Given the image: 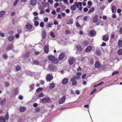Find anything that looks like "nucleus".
<instances>
[{"instance_id": "1", "label": "nucleus", "mask_w": 122, "mask_h": 122, "mask_svg": "<svg viewBox=\"0 0 122 122\" xmlns=\"http://www.w3.org/2000/svg\"><path fill=\"white\" fill-rule=\"evenodd\" d=\"M51 99L48 97L43 98L41 100V102L43 103H50L51 102Z\"/></svg>"}, {"instance_id": "2", "label": "nucleus", "mask_w": 122, "mask_h": 122, "mask_svg": "<svg viewBox=\"0 0 122 122\" xmlns=\"http://www.w3.org/2000/svg\"><path fill=\"white\" fill-rule=\"evenodd\" d=\"M48 60L53 63H58V60L55 59L54 56H50L48 57Z\"/></svg>"}, {"instance_id": "3", "label": "nucleus", "mask_w": 122, "mask_h": 122, "mask_svg": "<svg viewBox=\"0 0 122 122\" xmlns=\"http://www.w3.org/2000/svg\"><path fill=\"white\" fill-rule=\"evenodd\" d=\"M31 75L32 76H34L36 78H38L40 75L39 73L34 72H31Z\"/></svg>"}, {"instance_id": "4", "label": "nucleus", "mask_w": 122, "mask_h": 122, "mask_svg": "<svg viewBox=\"0 0 122 122\" xmlns=\"http://www.w3.org/2000/svg\"><path fill=\"white\" fill-rule=\"evenodd\" d=\"M53 77L51 74H49L46 77V80L47 81H50L53 79Z\"/></svg>"}, {"instance_id": "5", "label": "nucleus", "mask_w": 122, "mask_h": 122, "mask_svg": "<svg viewBox=\"0 0 122 122\" xmlns=\"http://www.w3.org/2000/svg\"><path fill=\"white\" fill-rule=\"evenodd\" d=\"M66 98V97L64 96L61 98L59 101V103L61 104L65 102Z\"/></svg>"}, {"instance_id": "6", "label": "nucleus", "mask_w": 122, "mask_h": 122, "mask_svg": "<svg viewBox=\"0 0 122 122\" xmlns=\"http://www.w3.org/2000/svg\"><path fill=\"white\" fill-rule=\"evenodd\" d=\"M65 56V54L64 52H62L58 58V59L60 61L63 59Z\"/></svg>"}, {"instance_id": "7", "label": "nucleus", "mask_w": 122, "mask_h": 122, "mask_svg": "<svg viewBox=\"0 0 122 122\" xmlns=\"http://www.w3.org/2000/svg\"><path fill=\"white\" fill-rule=\"evenodd\" d=\"M90 36L91 37H93L96 35V33L95 31L93 30H90L89 31Z\"/></svg>"}, {"instance_id": "8", "label": "nucleus", "mask_w": 122, "mask_h": 122, "mask_svg": "<svg viewBox=\"0 0 122 122\" xmlns=\"http://www.w3.org/2000/svg\"><path fill=\"white\" fill-rule=\"evenodd\" d=\"M25 27L26 29L28 30H30L32 28V26L30 24H27L25 26Z\"/></svg>"}, {"instance_id": "9", "label": "nucleus", "mask_w": 122, "mask_h": 122, "mask_svg": "<svg viewBox=\"0 0 122 122\" xmlns=\"http://www.w3.org/2000/svg\"><path fill=\"white\" fill-rule=\"evenodd\" d=\"M92 49V47L91 46H88L86 48L85 51L86 52H88L91 51Z\"/></svg>"}, {"instance_id": "10", "label": "nucleus", "mask_w": 122, "mask_h": 122, "mask_svg": "<svg viewBox=\"0 0 122 122\" xmlns=\"http://www.w3.org/2000/svg\"><path fill=\"white\" fill-rule=\"evenodd\" d=\"M101 66V65L99 62L98 61H96L95 64V67L96 68H99Z\"/></svg>"}, {"instance_id": "11", "label": "nucleus", "mask_w": 122, "mask_h": 122, "mask_svg": "<svg viewBox=\"0 0 122 122\" xmlns=\"http://www.w3.org/2000/svg\"><path fill=\"white\" fill-rule=\"evenodd\" d=\"M109 37V36L108 35H106L103 36V39L104 41H107L108 40Z\"/></svg>"}, {"instance_id": "12", "label": "nucleus", "mask_w": 122, "mask_h": 122, "mask_svg": "<svg viewBox=\"0 0 122 122\" xmlns=\"http://www.w3.org/2000/svg\"><path fill=\"white\" fill-rule=\"evenodd\" d=\"M36 0H31L30 3L31 5L33 6H34L37 3Z\"/></svg>"}, {"instance_id": "13", "label": "nucleus", "mask_w": 122, "mask_h": 122, "mask_svg": "<svg viewBox=\"0 0 122 122\" xmlns=\"http://www.w3.org/2000/svg\"><path fill=\"white\" fill-rule=\"evenodd\" d=\"M44 49L45 53H48V52L49 48L47 45H45V46Z\"/></svg>"}, {"instance_id": "14", "label": "nucleus", "mask_w": 122, "mask_h": 122, "mask_svg": "<svg viewBox=\"0 0 122 122\" xmlns=\"http://www.w3.org/2000/svg\"><path fill=\"white\" fill-rule=\"evenodd\" d=\"M74 61V59L73 58H70L69 59V64L71 65L72 64Z\"/></svg>"}, {"instance_id": "15", "label": "nucleus", "mask_w": 122, "mask_h": 122, "mask_svg": "<svg viewBox=\"0 0 122 122\" xmlns=\"http://www.w3.org/2000/svg\"><path fill=\"white\" fill-rule=\"evenodd\" d=\"M68 80L67 78H64L62 81V83L64 85H65L67 83Z\"/></svg>"}, {"instance_id": "16", "label": "nucleus", "mask_w": 122, "mask_h": 122, "mask_svg": "<svg viewBox=\"0 0 122 122\" xmlns=\"http://www.w3.org/2000/svg\"><path fill=\"white\" fill-rule=\"evenodd\" d=\"M34 86L35 85L34 84H32L30 86V89L29 91L30 92L32 91L34 89Z\"/></svg>"}, {"instance_id": "17", "label": "nucleus", "mask_w": 122, "mask_h": 122, "mask_svg": "<svg viewBox=\"0 0 122 122\" xmlns=\"http://www.w3.org/2000/svg\"><path fill=\"white\" fill-rule=\"evenodd\" d=\"M71 81H72V84L73 85H76L77 83V81L75 79L72 80V78L71 80Z\"/></svg>"}, {"instance_id": "18", "label": "nucleus", "mask_w": 122, "mask_h": 122, "mask_svg": "<svg viewBox=\"0 0 122 122\" xmlns=\"http://www.w3.org/2000/svg\"><path fill=\"white\" fill-rule=\"evenodd\" d=\"M117 9L116 6H113L112 7V13L115 12L116 11Z\"/></svg>"}, {"instance_id": "19", "label": "nucleus", "mask_w": 122, "mask_h": 122, "mask_svg": "<svg viewBox=\"0 0 122 122\" xmlns=\"http://www.w3.org/2000/svg\"><path fill=\"white\" fill-rule=\"evenodd\" d=\"M98 16L97 15H95L93 18V22L94 23L96 22L98 19Z\"/></svg>"}, {"instance_id": "20", "label": "nucleus", "mask_w": 122, "mask_h": 122, "mask_svg": "<svg viewBox=\"0 0 122 122\" xmlns=\"http://www.w3.org/2000/svg\"><path fill=\"white\" fill-rule=\"evenodd\" d=\"M42 38L43 39H45L46 36V33L45 31H42Z\"/></svg>"}, {"instance_id": "21", "label": "nucleus", "mask_w": 122, "mask_h": 122, "mask_svg": "<svg viewBox=\"0 0 122 122\" xmlns=\"http://www.w3.org/2000/svg\"><path fill=\"white\" fill-rule=\"evenodd\" d=\"M76 9V5H72L70 8V9L73 11H75Z\"/></svg>"}, {"instance_id": "22", "label": "nucleus", "mask_w": 122, "mask_h": 122, "mask_svg": "<svg viewBox=\"0 0 122 122\" xmlns=\"http://www.w3.org/2000/svg\"><path fill=\"white\" fill-rule=\"evenodd\" d=\"M26 110V108L24 107H21L20 109V112H23L25 111Z\"/></svg>"}, {"instance_id": "23", "label": "nucleus", "mask_w": 122, "mask_h": 122, "mask_svg": "<svg viewBox=\"0 0 122 122\" xmlns=\"http://www.w3.org/2000/svg\"><path fill=\"white\" fill-rule=\"evenodd\" d=\"M55 86V84L54 83H51L50 84L49 86V88L50 89H51L54 88Z\"/></svg>"}, {"instance_id": "24", "label": "nucleus", "mask_w": 122, "mask_h": 122, "mask_svg": "<svg viewBox=\"0 0 122 122\" xmlns=\"http://www.w3.org/2000/svg\"><path fill=\"white\" fill-rule=\"evenodd\" d=\"M73 20L72 19H70L67 22V24H68L71 25L73 23Z\"/></svg>"}, {"instance_id": "25", "label": "nucleus", "mask_w": 122, "mask_h": 122, "mask_svg": "<svg viewBox=\"0 0 122 122\" xmlns=\"http://www.w3.org/2000/svg\"><path fill=\"white\" fill-rule=\"evenodd\" d=\"M122 46V41L119 40L118 41V46L119 47H121Z\"/></svg>"}, {"instance_id": "26", "label": "nucleus", "mask_w": 122, "mask_h": 122, "mask_svg": "<svg viewBox=\"0 0 122 122\" xmlns=\"http://www.w3.org/2000/svg\"><path fill=\"white\" fill-rule=\"evenodd\" d=\"M14 37L13 36H9L8 38V39L10 41H12L14 39Z\"/></svg>"}, {"instance_id": "27", "label": "nucleus", "mask_w": 122, "mask_h": 122, "mask_svg": "<svg viewBox=\"0 0 122 122\" xmlns=\"http://www.w3.org/2000/svg\"><path fill=\"white\" fill-rule=\"evenodd\" d=\"M77 49L78 51H81L82 50V48L81 46L79 45H78L76 46Z\"/></svg>"}, {"instance_id": "28", "label": "nucleus", "mask_w": 122, "mask_h": 122, "mask_svg": "<svg viewBox=\"0 0 122 122\" xmlns=\"http://www.w3.org/2000/svg\"><path fill=\"white\" fill-rule=\"evenodd\" d=\"M5 14V12L4 11H1L0 12V17H1Z\"/></svg>"}, {"instance_id": "29", "label": "nucleus", "mask_w": 122, "mask_h": 122, "mask_svg": "<svg viewBox=\"0 0 122 122\" xmlns=\"http://www.w3.org/2000/svg\"><path fill=\"white\" fill-rule=\"evenodd\" d=\"M43 90V88L41 87H40L36 89V91L37 92H39L42 91Z\"/></svg>"}, {"instance_id": "30", "label": "nucleus", "mask_w": 122, "mask_h": 122, "mask_svg": "<svg viewBox=\"0 0 122 122\" xmlns=\"http://www.w3.org/2000/svg\"><path fill=\"white\" fill-rule=\"evenodd\" d=\"M53 25V24L52 23L49 22L48 24L46 26V27L48 28H50L51 27L52 25Z\"/></svg>"}, {"instance_id": "31", "label": "nucleus", "mask_w": 122, "mask_h": 122, "mask_svg": "<svg viewBox=\"0 0 122 122\" xmlns=\"http://www.w3.org/2000/svg\"><path fill=\"white\" fill-rule=\"evenodd\" d=\"M6 102V99H3L1 101V105H3L5 104Z\"/></svg>"}, {"instance_id": "32", "label": "nucleus", "mask_w": 122, "mask_h": 122, "mask_svg": "<svg viewBox=\"0 0 122 122\" xmlns=\"http://www.w3.org/2000/svg\"><path fill=\"white\" fill-rule=\"evenodd\" d=\"M0 122H5V118L2 117H0Z\"/></svg>"}, {"instance_id": "33", "label": "nucleus", "mask_w": 122, "mask_h": 122, "mask_svg": "<svg viewBox=\"0 0 122 122\" xmlns=\"http://www.w3.org/2000/svg\"><path fill=\"white\" fill-rule=\"evenodd\" d=\"M12 45H10L7 48V50H9L12 49Z\"/></svg>"}, {"instance_id": "34", "label": "nucleus", "mask_w": 122, "mask_h": 122, "mask_svg": "<svg viewBox=\"0 0 122 122\" xmlns=\"http://www.w3.org/2000/svg\"><path fill=\"white\" fill-rule=\"evenodd\" d=\"M33 64L35 65H39V61H34L33 62Z\"/></svg>"}, {"instance_id": "35", "label": "nucleus", "mask_w": 122, "mask_h": 122, "mask_svg": "<svg viewBox=\"0 0 122 122\" xmlns=\"http://www.w3.org/2000/svg\"><path fill=\"white\" fill-rule=\"evenodd\" d=\"M95 8L94 7L92 8L88 11V13H90L92 12L94 10Z\"/></svg>"}, {"instance_id": "36", "label": "nucleus", "mask_w": 122, "mask_h": 122, "mask_svg": "<svg viewBox=\"0 0 122 122\" xmlns=\"http://www.w3.org/2000/svg\"><path fill=\"white\" fill-rule=\"evenodd\" d=\"M118 53L119 55H122V49H121L119 50L118 51Z\"/></svg>"}, {"instance_id": "37", "label": "nucleus", "mask_w": 122, "mask_h": 122, "mask_svg": "<svg viewBox=\"0 0 122 122\" xmlns=\"http://www.w3.org/2000/svg\"><path fill=\"white\" fill-rule=\"evenodd\" d=\"M80 78V76H74L72 78V80L74 79L76 80V79H78Z\"/></svg>"}, {"instance_id": "38", "label": "nucleus", "mask_w": 122, "mask_h": 122, "mask_svg": "<svg viewBox=\"0 0 122 122\" xmlns=\"http://www.w3.org/2000/svg\"><path fill=\"white\" fill-rule=\"evenodd\" d=\"M97 89L96 88H94L92 90V91L91 93L90 94V95H92L93 94L96 90Z\"/></svg>"}, {"instance_id": "39", "label": "nucleus", "mask_w": 122, "mask_h": 122, "mask_svg": "<svg viewBox=\"0 0 122 122\" xmlns=\"http://www.w3.org/2000/svg\"><path fill=\"white\" fill-rule=\"evenodd\" d=\"M96 54L98 56H100L101 55V53L100 51L98 50L97 51Z\"/></svg>"}, {"instance_id": "40", "label": "nucleus", "mask_w": 122, "mask_h": 122, "mask_svg": "<svg viewBox=\"0 0 122 122\" xmlns=\"http://www.w3.org/2000/svg\"><path fill=\"white\" fill-rule=\"evenodd\" d=\"M29 52H27L25 53L24 56V57L25 58L28 57L29 56Z\"/></svg>"}, {"instance_id": "41", "label": "nucleus", "mask_w": 122, "mask_h": 122, "mask_svg": "<svg viewBox=\"0 0 122 122\" xmlns=\"http://www.w3.org/2000/svg\"><path fill=\"white\" fill-rule=\"evenodd\" d=\"M9 115L8 113V112L7 113L6 115L5 116V119L6 120H8L9 118Z\"/></svg>"}, {"instance_id": "42", "label": "nucleus", "mask_w": 122, "mask_h": 122, "mask_svg": "<svg viewBox=\"0 0 122 122\" xmlns=\"http://www.w3.org/2000/svg\"><path fill=\"white\" fill-rule=\"evenodd\" d=\"M0 36L2 37H4L5 36V34L4 33L0 31Z\"/></svg>"}, {"instance_id": "43", "label": "nucleus", "mask_w": 122, "mask_h": 122, "mask_svg": "<svg viewBox=\"0 0 122 122\" xmlns=\"http://www.w3.org/2000/svg\"><path fill=\"white\" fill-rule=\"evenodd\" d=\"M19 0H16L14 3L13 5L14 6H15L16 5L18 1Z\"/></svg>"}, {"instance_id": "44", "label": "nucleus", "mask_w": 122, "mask_h": 122, "mask_svg": "<svg viewBox=\"0 0 122 122\" xmlns=\"http://www.w3.org/2000/svg\"><path fill=\"white\" fill-rule=\"evenodd\" d=\"M9 84L8 82H6L5 83V87H7L9 86Z\"/></svg>"}, {"instance_id": "45", "label": "nucleus", "mask_w": 122, "mask_h": 122, "mask_svg": "<svg viewBox=\"0 0 122 122\" xmlns=\"http://www.w3.org/2000/svg\"><path fill=\"white\" fill-rule=\"evenodd\" d=\"M83 44L85 46H86L88 44V42L87 41H84Z\"/></svg>"}, {"instance_id": "46", "label": "nucleus", "mask_w": 122, "mask_h": 122, "mask_svg": "<svg viewBox=\"0 0 122 122\" xmlns=\"http://www.w3.org/2000/svg\"><path fill=\"white\" fill-rule=\"evenodd\" d=\"M40 25L41 27H43L44 26V22L42 21L41 22L40 24Z\"/></svg>"}, {"instance_id": "47", "label": "nucleus", "mask_w": 122, "mask_h": 122, "mask_svg": "<svg viewBox=\"0 0 122 122\" xmlns=\"http://www.w3.org/2000/svg\"><path fill=\"white\" fill-rule=\"evenodd\" d=\"M42 6L44 7H46V3L45 2H43L42 3Z\"/></svg>"}, {"instance_id": "48", "label": "nucleus", "mask_w": 122, "mask_h": 122, "mask_svg": "<svg viewBox=\"0 0 122 122\" xmlns=\"http://www.w3.org/2000/svg\"><path fill=\"white\" fill-rule=\"evenodd\" d=\"M51 36L53 38L55 37V36L54 35V33L53 32H51Z\"/></svg>"}, {"instance_id": "49", "label": "nucleus", "mask_w": 122, "mask_h": 122, "mask_svg": "<svg viewBox=\"0 0 122 122\" xmlns=\"http://www.w3.org/2000/svg\"><path fill=\"white\" fill-rule=\"evenodd\" d=\"M70 31L69 30H66L65 32L66 34L67 35L70 33Z\"/></svg>"}, {"instance_id": "50", "label": "nucleus", "mask_w": 122, "mask_h": 122, "mask_svg": "<svg viewBox=\"0 0 122 122\" xmlns=\"http://www.w3.org/2000/svg\"><path fill=\"white\" fill-rule=\"evenodd\" d=\"M20 69V68L19 66H16V70L17 71H19Z\"/></svg>"}, {"instance_id": "51", "label": "nucleus", "mask_w": 122, "mask_h": 122, "mask_svg": "<svg viewBox=\"0 0 122 122\" xmlns=\"http://www.w3.org/2000/svg\"><path fill=\"white\" fill-rule=\"evenodd\" d=\"M39 24V22L37 21H36L35 22L34 24L36 26H38Z\"/></svg>"}, {"instance_id": "52", "label": "nucleus", "mask_w": 122, "mask_h": 122, "mask_svg": "<svg viewBox=\"0 0 122 122\" xmlns=\"http://www.w3.org/2000/svg\"><path fill=\"white\" fill-rule=\"evenodd\" d=\"M39 9L40 10H44V8L41 5H40L39 6Z\"/></svg>"}, {"instance_id": "53", "label": "nucleus", "mask_w": 122, "mask_h": 122, "mask_svg": "<svg viewBox=\"0 0 122 122\" xmlns=\"http://www.w3.org/2000/svg\"><path fill=\"white\" fill-rule=\"evenodd\" d=\"M35 110L36 112H38L40 110V109L39 108L37 107L36 108Z\"/></svg>"}, {"instance_id": "54", "label": "nucleus", "mask_w": 122, "mask_h": 122, "mask_svg": "<svg viewBox=\"0 0 122 122\" xmlns=\"http://www.w3.org/2000/svg\"><path fill=\"white\" fill-rule=\"evenodd\" d=\"M44 96L43 94L41 93L39 95V97H43Z\"/></svg>"}, {"instance_id": "55", "label": "nucleus", "mask_w": 122, "mask_h": 122, "mask_svg": "<svg viewBox=\"0 0 122 122\" xmlns=\"http://www.w3.org/2000/svg\"><path fill=\"white\" fill-rule=\"evenodd\" d=\"M59 5V4L57 3H56L54 5V7L55 8H56Z\"/></svg>"}, {"instance_id": "56", "label": "nucleus", "mask_w": 122, "mask_h": 122, "mask_svg": "<svg viewBox=\"0 0 122 122\" xmlns=\"http://www.w3.org/2000/svg\"><path fill=\"white\" fill-rule=\"evenodd\" d=\"M3 57L5 59H6L7 58V56L6 54H4L3 55Z\"/></svg>"}, {"instance_id": "57", "label": "nucleus", "mask_w": 122, "mask_h": 122, "mask_svg": "<svg viewBox=\"0 0 122 122\" xmlns=\"http://www.w3.org/2000/svg\"><path fill=\"white\" fill-rule=\"evenodd\" d=\"M118 72H118L117 71H116L112 73V76H113L114 75H116V74H117L118 73Z\"/></svg>"}, {"instance_id": "58", "label": "nucleus", "mask_w": 122, "mask_h": 122, "mask_svg": "<svg viewBox=\"0 0 122 122\" xmlns=\"http://www.w3.org/2000/svg\"><path fill=\"white\" fill-rule=\"evenodd\" d=\"M48 2L50 4H52L53 3V1L52 0H48Z\"/></svg>"}, {"instance_id": "59", "label": "nucleus", "mask_w": 122, "mask_h": 122, "mask_svg": "<svg viewBox=\"0 0 122 122\" xmlns=\"http://www.w3.org/2000/svg\"><path fill=\"white\" fill-rule=\"evenodd\" d=\"M57 18L58 19H61L62 18L60 14H58V15Z\"/></svg>"}, {"instance_id": "60", "label": "nucleus", "mask_w": 122, "mask_h": 122, "mask_svg": "<svg viewBox=\"0 0 122 122\" xmlns=\"http://www.w3.org/2000/svg\"><path fill=\"white\" fill-rule=\"evenodd\" d=\"M18 92V89L17 88H16L15 90V94H17Z\"/></svg>"}, {"instance_id": "61", "label": "nucleus", "mask_w": 122, "mask_h": 122, "mask_svg": "<svg viewBox=\"0 0 122 122\" xmlns=\"http://www.w3.org/2000/svg\"><path fill=\"white\" fill-rule=\"evenodd\" d=\"M88 10V9L87 8H85L83 9V11L85 12L87 11Z\"/></svg>"}, {"instance_id": "62", "label": "nucleus", "mask_w": 122, "mask_h": 122, "mask_svg": "<svg viewBox=\"0 0 122 122\" xmlns=\"http://www.w3.org/2000/svg\"><path fill=\"white\" fill-rule=\"evenodd\" d=\"M60 8H57L56 10V11L57 12H59L60 10Z\"/></svg>"}, {"instance_id": "63", "label": "nucleus", "mask_w": 122, "mask_h": 122, "mask_svg": "<svg viewBox=\"0 0 122 122\" xmlns=\"http://www.w3.org/2000/svg\"><path fill=\"white\" fill-rule=\"evenodd\" d=\"M33 14L34 15L36 16L38 15V13L36 12H35L33 13Z\"/></svg>"}, {"instance_id": "64", "label": "nucleus", "mask_w": 122, "mask_h": 122, "mask_svg": "<svg viewBox=\"0 0 122 122\" xmlns=\"http://www.w3.org/2000/svg\"><path fill=\"white\" fill-rule=\"evenodd\" d=\"M88 4L89 6H91L92 5V3L91 1H89L88 3Z\"/></svg>"}]
</instances>
